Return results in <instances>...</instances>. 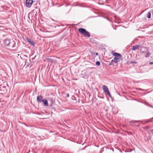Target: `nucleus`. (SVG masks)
Masks as SVG:
<instances>
[{
	"label": "nucleus",
	"mask_w": 153,
	"mask_h": 153,
	"mask_svg": "<svg viewBox=\"0 0 153 153\" xmlns=\"http://www.w3.org/2000/svg\"><path fill=\"white\" fill-rule=\"evenodd\" d=\"M69 95L68 93L67 94H66V97H69Z\"/></svg>",
	"instance_id": "aec40b11"
},
{
	"label": "nucleus",
	"mask_w": 153,
	"mask_h": 153,
	"mask_svg": "<svg viewBox=\"0 0 153 153\" xmlns=\"http://www.w3.org/2000/svg\"><path fill=\"white\" fill-rule=\"evenodd\" d=\"M150 55V53L149 52H147L145 56V57L147 58L149 57Z\"/></svg>",
	"instance_id": "f8f14e48"
},
{
	"label": "nucleus",
	"mask_w": 153,
	"mask_h": 153,
	"mask_svg": "<svg viewBox=\"0 0 153 153\" xmlns=\"http://www.w3.org/2000/svg\"><path fill=\"white\" fill-rule=\"evenodd\" d=\"M148 51L147 48L144 46H142L140 47V51L141 53H146Z\"/></svg>",
	"instance_id": "20e7f679"
},
{
	"label": "nucleus",
	"mask_w": 153,
	"mask_h": 153,
	"mask_svg": "<svg viewBox=\"0 0 153 153\" xmlns=\"http://www.w3.org/2000/svg\"><path fill=\"white\" fill-rule=\"evenodd\" d=\"M33 2V1L32 0H26L25 2L26 6L28 7H30L31 6Z\"/></svg>",
	"instance_id": "7ed1b4c3"
},
{
	"label": "nucleus",
	"mask_w": 153,
	"mask_h": 153,
	"mask_svg": "<svg viewBox=\"0 0 153 153\" xmlns=\"http://www.w3.org/2000/svg\"><path fill=\"white\" fill-rule=\"evenodd\" d=\"M135 126H136L137 127H139L140 126V125H135Z\"/></svg>",
	"instance_id": "b1692460"
},
{
	"label": "nucleus",
	"mask_w": 153,
	"mask_h": 153,
	"mask_svg": "<svg viewBox=\"0 0 153 153\" xmlns=\"http://www.w3.org/2000/svg\"><path fill=\"white\" fill-rule=\"evenodd\" d=\"M114 61H115V60L112 59L111 60V62H114Z\"/></svg>",
	"instance_id": "393cba45"
},
{
	"label": "nucleus",
	"mask_w": 153,
	"mask_h": 153,
	"mask_svg": "<svg viewBox=\"0 0 153 153\" xmlns=\"http://www.w3.org/2000/svg\"><path fill=\"white\" fill-rule=\"evenodd\" d=\"M131 64H136L137 63V62H131Z\"/></svg>",
	"instance_id": "a211bd4d"
},
{
	"label": "nucleus",
	"mask_w": 153,
	"mask_h": 153,
	"mask_svg": "<svg viewBox=\"0 0 153 153\" xmlns=\"http://www.w3.org/2000/svg\"><path fill=\"white\" fill-rule=\"evenodd\" d=\"M153 119V117L151 118V119L147 120L145 122L146 123H148L149 122H153V120H152Z\"/></svg>",
	"instance_id": "9b49d317"
},
{
	"label": "nucleus",
	"mask_w": 153,
	"mask_h": 153,
	"mask_svg": "<svg viewBox=\"0 0 153 153\" xmlns=\"http://www.w3.org/2000/svg\"><path fill=\"white\" fill-rule=\"evenodd\" d=\"M111 53L114 56H115L114 60L115 61H114V62L115 63H118L120 62V60L121 61L123 60V59L122 58V55L120 54L114 52L113 51Z\"/></svg>",
	"instance_id": "f257e3e1"
},
{
	"label": "nucleus",
	"mask_w": 153,
	"mask_h": 153,
	"mask_svg": "<svg viewBox=\"0 0 153 153\" xmlns=\"http://www.w3.org/2000/svg\"><path fill=\"white\" fill-rule=\"evenodd\" d=\"M90 36V33L89 32L87 31V37H89Z\"/></svg>",
	"instance_id": "dca6fc26"
},
{
	"label": "nucleus",
	"mask_w": 153,
	"mask_h": 153,
	"mask_svg": "<svg viewBox=\"0 0 153 153\" xmlns=\"http://www.w3.org/2000/svg\"><path fill=\"white\" fill-rule=\"evenodd\" d=\"M149 127L148 126H146V127L147 128H148V127Z\"/></svg>",
	"instance_id": "cd10ccee"
},
{
	"label": "nucleus",
	"mask_w": 153,
	"mask_h": 153,
	"mask_svg": "<svg viewBox=\"0 0 153 153\" xmlns=\"http://www.w3.org/2000/svg\"><path fill=\"white\" fill-rule=\"evenodd\" d=\"M147 140H149V138H148V139H147Z\"/></svg>",
	"instance_id": "c85d7f7f"
},
{
	"label": "nucleus",
	"mask_w": 153,
	"mask_h": 153,
	"mask_svg": "<svg viewBox=\"0 0 153 153\" xmlns=\"http://www.w3.org/2000/svg\"><path fill=\"white\" fill-rule=\"evenodd\" d=\"M42 101L44 103L45 106H47L48 105V102L46 100L43 99Z\"/></svg>",
	"instance_id": "9d476101"
},
{
	"label": "nucleus",
	"mask_w": 153,
	"mask_h": 153,
	"mask_svg": "<svg viewBox=\"0 0 153 153\" xmlns=\"http://www.w3.org/2000/svg\"><path fill=\"white\" fill-rule=\"evenodd\" d=\"M90 41L91 43H94V40L92 38H90Z\"/></svg>",
	"instance_id": "2eb2a0df"
},
{
	"label": "nucleus",
	"mask_w": 153,
	"mask_h": 153,
	"mask_svg": "<svg viewBox=\"0 0 153 153\" xmlns=\"http://www.w3.org/2000/svg\"><path fill=\"white\" fill-rule=\"evenodd\" d=\"M10 41L8 39H6L4 41V43L5 46H10Z\"/></svg>",
	"instance_id": "423d86ee"
},
{
	"label": "nucleus",
	"mask_w": 153,
	"mask_h": 153,
	"mask_svg": "<svg viewBox=\"0 0 153 153\" xmlns=\"http://www.w3.org/2000/svg\"><path fill=\"white\" fill-rule=\"evenodd\" d=\"M140 47V46L139 45H136L133 46L132 50L133 51H135L136 49H139Z\"/></svg>",
	"instance_id": "1a4fd4ad"
},
{
	"label": "nucleus",
	"mask_w": 153,
	"mask_h": 153,
	"mask_svg": "<svg viewBox=\"0 0 153 153\" xmlns=\"http://www.w3.org/2000/svg\"><path fill=\"white\" fill-rule=\"evenodd\" d=\"M148 106H150V107H152V108H153V106H152V105H150V104H148Z\"/></svg>",
	"instance_id": "6ab92c4d"
},
{
	"label": "nucleus",
	"mask_w": 153,
	"mask_h": 153,
	"mask_svg": "<svg viewBox=\"0 0 153 153\" xmlns=\"http://www.w3.org/2000/svg\"><path fill=\"white\" fill-rule=\"evenodd\" d=\"M27 41L29 44L33 46H34L35 43H34V42L32 40L30 39H27Z\"/></svg>",
	"instance_id": "0eeeda50"
},
{
	"label": "nucleus",
	"mask_w": 153,
	"mask_h": 153,
	"mask_svg": "<svg viewBox=\"0 0 153 153\" xmlns=\"http://www.w3.org/2000/svg\"><path fill=\"white\" fill-rule=\"evenodd\" d=\"M102 88L104 92L105 93L107 94L110 97H111V96L107 86L105 85H103Z\"/></svg>",
	"instance_id": "f03ea898"
},
{
	"label": "nucleus",
	"mask_w": 153,
	"mask_h": 153,
	"mask_svg": "<svg viewBox=\"0 0 153 153\" xmlns=\"http://www.w3.org/2000/svg\"><path fill=\"white\" fill-rule=\"evenodd\" d=\"M42 97L41 95L38 96L37 97V101L39 103H41L42 100Z\"/></svg>",
	"instance_id": "6e6552de"
},
{
	"label": "nucleus",
	"mask_w": 153,
	"mask_h": 153,
	"mask_svg": "<svg viewBox=\"0 0 153 153\" xmlns=\"http://www.w3.org/2000/svg\"><path fill=\"white\" fill-rule=\"evenodd\" d=\"M149 65L153 64V62H151L149 63Z\"/></svg>",
	"instance_id": "412c9836"
},
{
	"label": "nucleus",
	"mask_w": 153,
	"mask_h": 153,
	"mask_svg": "<svg viewBox=\"0 0 153 153\" xmlns=\"http://www.w3.org/2000/svg\"><path fill=\"white\" fill-rule=\"evenodd\" d=\"M109 65H111V63H109Z\"/></svg>",
	"instance_id": "a878e982"
},
{
	"label": "nucleus",
	"mask_w": 153,
	"mask_h": 153,
	"mask_svg": "<svg viewBox=\"0 0 153 153\" xmlns=\"http://www.w3.org/2000/svg\"><path fill=\"white\" fill-rule=\"evenodd\" d=\"M140 122V121H139V120H138H138H132L130 122V123H135L136 122Z\"/></svg>",
	"instance_id": "4468645a"
},
{
	"label": "nucleus",
	"mask_w": 153,
	"mask_h": 153,
	"mask_svg": "<svg viewBox=\"0 0 153 153\" xmlns=\"http://www.w3.org/2000/svg\"><path fill=\"white\" fill-rule=\"evenodd\" d=\"M137 89L138 90H143L142 89H141V88H137Z\"/></svg>",
	"instance_id": "4be33fe9"
},
{
	"label": "nucleus",
	"mask_w": 153,
	"mask_h": 153,
	"mask_svg": "<svg viewBox=\"0 0 153 153\" xmlns=\"http://www.w3.org/2000/svg\"><path fill=\"white\" fill-rule=\"evenodd\" d=\"M98 54L97 53L96 54V55H98Z\"/></svg>",
	"instance_id": "5701e85b"
},
{
	"label": "nucleus",
	"mask_w": 153,
	"mask_h": 153,
	"mask_svg": "<svg viewBox=\"0 0 153 153\" xmlns=\"http://www.w3.org/2000/svg\"><path fill=\"white\" fill-rule=\"evenodd\" d=\"M151 14L150 12H149L147 14V18L149 19L151 18Z\"/></svg>",
	"instance_id": "ddd939ff"
},
{
	"label": "nucleus",
	"mask_w": 153,
	"mask_h": 153,
	"mask_svg": "<svg viewBox=\"0 0 153 153\" xmlns=\"http://www.w3.org/2000/svg\"><path fill=\"white\" fill-rule=\"evenodd\" d=\"M78 31L82 34H83L85 36H86V30L85 29L83 28H79L78 29Z\"/></svg>",
	"instance_id": "39448f33"
},
{
	"label": "nucleus",
	"mask_w": 153,
	"mask_h": 153,
	"mask_svg": "<svg viewBox=\"0 0 153 153\" xmlns=\"http://www.w3.org/2000/svg\"><path fill=\"white\" fill-rule=\"evenodd\" d=\"M96 64L98 66H99L100 64V62L99 61H97L96 63Z\"/></svg>",
	"instance_id": "f3484780"
},
{
	"label": "nucleus",
	"mask_w": 153,
	"mask_h": 153,
	"mask_svg": "<svg viewBox=\"0 0 153 153\" xmlns=\"http://www.w3.org/2000/svg\"><path fill=\"white\" fill-rule=\"evenodd\" d=\"M106 19H107V20H109L108 19V18H107Z\"/></svg>",
	"instance_id": "bb28decb"
},
{
	"label": "nucleus",
	"mask_w": 153,
	"mask_h": 153,
	"mask_svg": "<svg viewBox=\"0 0 153 153\" xmlns=\"http://www.w3.org/2000/svg\"><path fill=\"white\" fill-rule=\"evenodd\" d=\"M132 126H134V125H132Z\"/></svg>",
	"instance_id": "c756f323"
}]
</instances>
